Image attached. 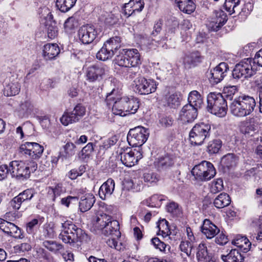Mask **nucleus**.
<instances>
[{
    "instance_id": "nucleus-6",
    "label": "nucleus",
    "mask_w": 262,
    "mask_h": 262,
    "mask_svg": "<svg viewBox=\"0 0 262 262\" xmlns=\"http://www.w3.org/2000/svg\"><path fill=\"white\" fill-rule=\"evenodd\" d=\"M132 85L134 91L140 95L152 93L157 89V84L155 80L146 79L143 76L136 78L134 80Z\"/></svg>"
},
{
    "instance_id": "nucleus-57",
    "label": "nucleus",
    "mask_w": 262,
    "mask_h": 262,
    "mask_svg": "<svg viewBox=\"0 0 262 262\" xmlns=\"http://www.w3.org/2000/svg\"><path fill=\"white\" fill-rule=\"evenodd\" d=\"M224 188L223 181H212L210 185V191L212 193H217Z\"/></svg>"
},
{
    "instance_id": "nucleus-36",
    "label": "nucleus",
    "mask_w": 262,
    "mask_h": 262,
    "mask_svg": "<svg viewBox=\"0 0 262 262\" xmlns=\"http://www.w3.org/2000/svg\"><path fill=\"white\" fill-rule=\"evenodd\" d=\"M123 189L139 191L143 188L142 181H122Z\"/></svg>"
},
{
    "instance_id": "nucleus-55",
    "label": "nucleus",
    "mask_w": 262,
    "mask_h": 262,
    "mask_svg": "<svg viewBox=\"0 0 262 262\" xmlns=\"http://www.w3.org/2000/svg\"><path fill=\"white\" fill-rule=\"evenodd\" d=\"M47 25L48 26L47 28L48 36L51 39H53L57 36L58 29L54 23H51V24Z\"/></svg>"
},
{
    "instance_id": "nucleus-48",
    "label": "nucleus",
    "mask_w": 262,
    "mask_h": 262,
    "mask_svg": "<svg viewBox=\"0 0 262 262\" xmlns=\"http://www.w3.org/2000/svg\"><path fill=\"white\" fill-rule=\"evenodd\" d=\"M128 59L126 51H125L124 54H122L117 55L115 61V63L120 67L129 68L130 64Z\"/></svg>"
},
{
    "instance_id": "nucleus-53",
    "label": "nucleus",
    "mask_w": 262,
    "mask_h": 262,
    "mask_svg": "<svg viewBox=\"0 0 262 262\" xmlns=\"http://www.w3.org/2000/svg\"><path fill=\"white\" fill-rule=\"evenodd\" d=\"M167 210L173 216H179L181 214V210L178 205L174 202H171L167 205Z\"/></svg>"
},
{
    "instance_id": "nucleus-37",
    "label": "nucleus",
    "mask_w": 262,
    "mask_h": 262,
    "mask_svg": "<svg viewBox=\"0 0 262 262\" xmlns=\"http://www.w3.org/2000/svg\"><path fill=\"white\" fill-rule=\"evenodd\" d=\"M77 0H57L56 6L62 12L69 11L75 4Z\"/></svg>"
},
{
    "instance_id": "nucleus-11",
    "label": "nucleus",
    "mask_w": 262,
    "mask_h": 262,
    "mask_svg": "<svg viewBox=\"0 0 262 262\" xmlns=\"http://www.w3.org/2000/svg\"><path fill=\"white\" fill-rule=\"evenodd\" d=\"M107 71V67L100 63L90 66L85 69L86 79L90 82L99 81L102 79Z\"/></svg>"
},
{
    "instance_id": "nucleus-45",
    "label": "nucleus",
    "mask_w": 262,
    "mask_h": 262,
    "mask_svg": "<svg viewBox=\"0 0 262 262\" xmlns=\"http://www.w3.org/2000/svg\"><path fill=\"white\" fill-rule=\"evenodd\" d=\"M75 145L72 142H67L63 146V151H61L62 157L64 158L71 157L75 154Z\"/></svg>"
},
{
    "instance_id": "nucleus-12",
    "label": "nucleus",
    "mask_w": 262,
    "mask_h": 262,
    "mask_svg": "<svg viewBox=\"0 0 262 262\" xmlns=\"http://www.w3.org/2000/svg\"><path fill=\"white\" fill-rule=\"evenodd\" d=\"M78 34L79 40L83 44H90L96 39L98 33L94 26L87 24L79 28Z\"/></svg>"
},
{
    "instance_id": "nucleus-56",
    "label": "nucleus",
    "mask_w": 262,
    "mask_h": 262,
    "mask_svg": "<svg viewBox=\"0 0 262 262\" xmlns=\"http://www.w3.org/2000/svg\"><path fill=\"white\" fill-rule=\"evenodd\" d=\"M51 192L54 194V197L53 198V200L54 201L56 196H59L61 193L66 192V189L62 186V184L59 183L55 187H49V192Z\"/></svg>"
},
{
    "instance_id": "nucleus-52",
    "label": "nucleus",
    "mask_w": 262,
    "mask_h": 262,
    "mask_svg": "<svg viewBox=\"0 0 262 262\" xmlns=\"http://www.w3.org/2000/svg\"><path fill=\"white\" fill-rule=\"evenodd\" d=\"M78 25L77 21L74 17H69L64 22V27L66 31L70 32L75 29Z\"/></svg>"
},
{
    "instance_id": "nucleus-1",
    "label": "nucleus",
    "mask_w": 262,
    "mask_h": 262,
    "mask_svg": "<svg viewBox=\"0 0 262 262\" xmlns=\"http://www.w3.org/2000/svg\"><path fill=\"white\" fill-rule=\"evenodd\" d=\"M105 101L108 106H112V112L116 115L125 116L129 114H135L139 107V101L132 96L121 97L113 90L107 94Z\"/></svg>"
},
{
    "instance_id": "nucleus-43",
    "label": "nucleus",
    "mask_w": 262,
    "mask_h": 262,
    "mask_svg": "<svg viewBox=\"0 0 262 262\" xmlns=\"http://www.w3.org/2000/svg\"><path fill=\"white\" fill-rule=\"evenodd\" d=\"M43 245L49 250L56 253H61V251H63L62 246L54 241H46L43 243Z\"/></svg>"
},
{
    "instance_id": "nucleus-38",
    "label": "nucleus",
    "mask_w": 262,
    "mask_h": 262,
    "mask_svg": "<svg viewBox=\"0 0 262 262\" xmlns=\"http://www.w3.org/2000/svg\"><path fill=\"white\" fill-rule=\"evenodd\" d=\"M115 188L114 181H105V182L101 186L99 194L101 198V194L105 196L106 195H111Z\"/></svg>"
},
{
    "instance_id": "nucleus-21",
    "label": "nucleus",
    "mask_w": 262,
    "mask_h": 262,
    "mask_svg": "<svg viewBox=\"0 0 262 262\" xmlns=\"http://www.w3.org/2000/svg\"><path fill=\"white\" fill-rule=\"evenodd\" d=\"M237 158L233 154L224 156L221 160V165L225 172L234 167L237 163Z\"/></svg>"
},
{
    "instance_id": "nucleus-19",
    "label": "nucleus",
    "mask_w": 262,
    "mask_h": 262,
    "mask_svg": "<svg viewBox=\"0 0 262 262\" xmlns=\"http://www.w3.org/2000/svg\"><path fill=\"white\" fill-rule=\"evenodd\" d=\"M60 53V49L56 43H47L43 46L42 55L46 60L55 58Z\"/></svg>"
},
{
    "instance_id": "nucleus-64",
    "label": "nucleus",
    "mask_w": 262,
    "mask_h": 262,
    "mask_svg": "<svg viewBox=\"0 0 262 262\" xmlns=\"http://www.w3.org/2000/svg\"><path fill=\"white\" fill-rule=\"evenodd\" d=\"M22 202V198L18 196V195L14 197L9 203L11 207L13 209L18 210L20 208Z\"/></svg>"
},
{
    "instance_id": "nucleus-60",
    "label": "nucleus",
    "mask_w": 262,
    "mask_h": 262,
    "mask_svg": "<svg viewBox=\"0 0 262 262\" xmlns=\"http://www.w3.org/2000/svg\"><path fill=\"white\" fill-rule=\"evenodd\" d=\"M172 165V162L168 157L160 159L157 162L158 168L164 169Z\"/></svg>"
},
{
    "instance_id": "nucleus-7",
    "label": "nucleus",
    "mask_w": 262,
    "mask_h": 262,
    "mask_svg": "<svg viewBox=\"0 0 262 262\" xmlns=\"http://www.w3.org/2000/svg\"><path fill=\"white\" fill-rule=\"evenodd\" d=\"M149 134L147 129L142 126H138L130 129L127 139L130 145L140 147L146 141Z\"/></svg>"
},
{
    "instance_id": "nucleus-63",
    "label": "nucleus",
    "mask_w": 262,
    "mask_h": 262,
    "mask_svg": "<svg viewBox=\"0 0 262 262\" xmlns=\"http://www.w3.org/2000/svg\"><path fill=\"white\" fill-rule=\"evenodd\" d=\"M11 228V232H10L9 235L17 238L23 237L21 233V230L17 226L13 223L12 226L10 227Z\"/></svg>"
},
{
    "instance_id": "nucleus-47",
    "label": "nucleus",
    "mask_w": 262,
    "mask_h": 262,
    "mask_svg": "<svg viewBox=\"0 0 262 262\" xmlns=\"http://www.w3.org/2000/svg\"><path fill=\"white\" fill-rule=\"evenodd\" d=\"M207 161H204L201 163L195 165L191 170V173L195 177V179H198L199 177L202 176V172L205 170L207 167Z\"/></svg>"
},
{
    "instance_id": "nucleus-26",
    "label": "nucleus",
    "mask_w": 262,
    "mask_h": 262,
    "mask_svg": "<svg viewBox=\"0 0 262 262\" xmlns=\"http://www.w3.org/2000/svg\"><path fill=\"white\" fill-rule=\"evenodd\" d=\"M179 9L187 14H191L195 9V5L192 0H175Z\"/></svg>"
},
{
    "instance_id": "nucleus-10",
    "label": "nucleus",
    "mask_w": 262,
    "mask_h": 262,
    "mask_svg": "<svg viewBox=\"0 0 262 262\" xmlns=\"http://www.w3.org/2000/svg\"><path fill=\"white\" fill-rule=\"evenodd\" d=\"M85 107L78 104L75 106L71 112L64 113L60 118V122L65 126L76 122L85 115Z\"/></svg>"
},
{
    "instance_id": "nucleus-25",
    "label": "nucleus",
    "mask_w": 262,
    "mask_h": 262,
    "mask_svg": "<svg viewBox=\"0 0 262 262\" xmlns=\"http://www.w3.org/2000/svg\"><path fill=\"white\" fill-rule=\"evenodd\" d=\"M20 90L19 80L17 78H12L10 82L5 88V92L7 96L18 94Z\"/></svg>"
},
{
    "instance_id": "nucleus-39",
    "label": "nucleus",
    "mask_w": 262,
    "mask_h": 262,
    "mask_svg": "<svg viewBox=\"0 0 262 262\" xmlns=\"http://www.w3.org/2000/svg\"><path fill=\"white\" fill-rule=\"evenodd\" d=\"M158 228L159 232L158 235H162L163 238L168 237L170 234V231L168 226V222L163 219L158 223Z\"/></svg>"
},
{
    "instance_id": "nucleus-51",
    "label": "nucleus",
    "mask_w": 262,
    "mask_h": 262,
    "mask_svg": "<svg viewBox=\"0 0 262 262\" xmlns=\"http://www.w3.org/2000/svg\"><path fill=\"white\" fill-rule=\"evenodd\" d=\"M193 245L186 241H182L180 245V249L182 252H184L186 256H189L191 255Z\"/></svg>"
},
{
    "instance_id": "nucleus-9",
    "label": "nucleus",
    "mask_w": 262,
    "mask_h": 262,
    "mask_svg": "<svg viewBox=\"0 0 262 262\" xmlns=\"http://www.w3.org/2000/svg\"><path fill=\"white\" fill-rule=\"evenodd\" d=\"M251 61L250 59L248 58L235 66L232 72L234 79L248 78L255 74V71L252 69Z\"/></svg>"
},
{
    "instance_id": "nucleus-29",
    "label": "nucleus",
    "mask_w": 262,
    "mask_h": 262,
    "mask_svg": "<svg viewBox=\"0 0 262 262\" xmlns=\"http://www.w3.org/2000/svg\"><path fill=\"white\" fill-rule=\"evenodd\" d=\"M232 244L241 249L244 252H247L250 250L251 244L249 239L245 236L237 235L232 241Z\"/></svg>"
},
{
    "instance_id": "nucleus-50",
    "label": "nucleus",
    "mask_w": 262,
    "mask_h": 262,
    "mask_svg": "<svg viewBox=\"0 0 262 262\" xmlns=\"http://www.w3.org/2000/svg\"><path fill=\"white\" fill-rule=\"evenodd\" d=\"M237 92V88L235 85H227L224 88L223 93L224 96L231 99L236 93Z\"/></svg>"
},
{
    "instance_id": "nucleus-13",
    "label": "nucleus",
    "mask_w": 262,
    "mask_h": 262,
    "mask_svg": "<svg viewBox=\"0 0 262 262\" xmlns=\"http://www.w3.org/2000/svg\"><path fill=\"white\" fill-rule=\"evenodd\" d=\"M19 152L25 155H28L32 159H37L41 157L43 151V147L36 142H26L21 145Z\"/></svg>"
},
{
    "instance_id": "nucleus-41",
    "label": "nucleus",
    "mask_w": 262,
    "mask_h": 262,
    "mask_svg": "<svg viewBox=\"0 0 262 262\" xmlns=\"http://www.w3.org/2000/svg\"><path fill=\"white\" fill-rule=\"evenodd\" d=\"M164 196L162 195L154 194L146 200L144 203L148 206L158 207L161 204V202L165 200Z\"/></svg>"
},
{
    "instance_id": "nucleus-58",
    "label": "nucleus",
    "mask_w": 262,
    "mask_h": 262,
    "mask_svg": "<svg viewBox=\"0 0 262 262\" xmlns=\"http://www.w3.org/2000/svg\"><path fill=\"white\" fill-rule=\"evenodd\" d=\"M20 108L25 113L30 114L34 110V105L30 100H26L21 103Z\"/></svg>"
},
{
    "instance_id": "nucleus-49",
    "label": "nucleus",
    "mask_w": 262,
    "mask_h": 262,
    "mask_svg": "<svg viewBox=\"0 0 262 262\" xmlns=\"http://www.w3.org/2000/svg\"><path fill=\"white\" fill-rule=\"evenodd\" d=\"M118 141L117 136L115 135L113 136L108 139L104 141L102 145L100 146V150H105L110 148L112 146L115 145Z\"/></svg>"
},
{
    "instance_id": "nucleus-18",
    "label": "nucleus",
    "mask_w": 262,
    "mask_h": 262,
    "mask_svg": "<svg viewBox=\"0 0 262 262\" xmlns=\"http://www.w3.org/2000/svg\"><path fill=\"white\" fill-rule=\"evenodd\" d=\"M202 232L207 238L211 239L219 233L220 229L209 220L206 219L202 227Z\"/></svg>"
},
{
    "instance_id": "nucleus-17",
    "label": "nucleus",
    "mask_w": 262,
    "mask_h": 262,
    "mask_svg": "<svg viewBox=\"0 0 262 262\" xmlns=\"http://www.w3.org/2000/svg\"><path fill=\"white\" fill-rule=\"evenodd\" d=\"M144 7V3L143 0H130L124 6V14L127 17H129L135 13L136 12H141Z\"/></svg>"
},
{
    "instance_id": "nucleus-2",
    "label": "nucleus",
    "mask_w": 262,
    "mask_h": 262,
    "mask_svg": "<svg viewBox=\"0 0 262 262\" xmlns=\"http://www.w3.org/2000/svg\"><path fill=\"white\" fill-rule=\"evenodd\" d=\"M62 230L59 238L65 243L74 245L76 243L85 244L90 240V237L81 228L77 227L71 221L62 223Z\"/></svg>"
},
{
    "instance_id": "nucleus-42",
    "label": "nucleus",
    "mask_w": 262,
    "mask_h": 262,
    "mask_svg": "<svg viewBox=\"0 0 262 262\" xmlns=\"http://www.w3.org/2000/svg\"><path fill=\"white\" fill-rule=\"evenodd\" d=\"M222 146V142L220 139H215L210 141L207 146V152L209 154H217Z\"/></svg>"
},
{
    "instance_id": "nucleus-20",
    "label": "nucleus",
    "mask_w": 262,
    "mask_h": 262,
    "mask_svg": "<svg viewBox=\"0 0 262 262\" xmlns=\"http://www.w3.org/2000/svg\"><path fill=\"white\" fill-rule=\"evenodd\" d=\"M95 202V196L91 193H87L81 198L79 202V209L84 212L90 210Z\"/></svg>"
},
{
    "instance_id": "nucleus-4",
    "label": "nucleus",
    "mask_w": 262,
    "mask_h": 262,
    "mask_svg": "<svg viewBox=\"0 0 262 262\" xmlns=\"http://www.w3.org/2000/svg\"><path fill=\"white\" fill-rule=\"evenodd\" d=\"M208 112L219 117L225 116L227 111V104L221 93H210L207 96Z\"/></svg>"
},
{
    "instance_id": "nucleus-27",
    "label": "nucleus",
    "mask_w": 262,
    "mask_h": 262,
    "mask_svg": "<svg viewBox=\"0 0 262 262\" xmlns=\"http://www.w3.org/2000/svg\"><path fill=\"white\" fill-rule=\"evenodd\" d=\"M201 61V55L199 52H194L187 54L183 58V63L186 67L190 68Z\"/></svg>"
},
{
    "instance_id": "nucleus-34",
    "label": "nucleus",
    "mask_w": 262,
    "mask_h": 262,
    "mask_svg": "<svg viewBox=\"0 0 262 262\" xmlns=\"http://www.w3.org/2000/svg\"><path fill=\"white\" fill-rule=\"evenodd\" d=\"M121 39L119 37L115 36L107 40L104 44L105 47L111 52H114V55L120 48Z\"/></svg>"
},
{
    "instance_id": "nucleus-3",
    "label": "nucleus",
    "mask_w": 262,
    "mask_h": 262,
    "mask_svg": "<svg viewBox=\"0 0 262 262\" xmlns=\"http://www.w3.org/2000/svg\"><path fill=\"white\" fill-rule=\"evenodd\" d=\"M256 102L253 97L242 96L235 98L230 104L231 113L237 117H244L250 115L254 111Z\"/></svg>"
},
{
    "instance_id": "nucleus-23",
    "label": "nucleus",
    "mask_w": 262,
    "mask_h": 262,
    "mask_svg": "<svg viewBox=\"0 0 262 262\" xmlns=\"http://www.w3.org/2000/svg\"><path fill=\"white\" fill-rule=\"evenodd\" d=\"M196 258L199 262H214L204 243L200 244L197 248Z\"/></svg>"
},
{
    "instance_id": "nucleus-16",
    "label": "nucleus",
    "mask_w": 262,
    "mask_h": 262,
    "mask_svg": "<svg viewBox=\"0 0 262 262\" xmlns=\"http://www.w3.org/2000/svg\"><path fill=\"white\" fill-rule=\"evenodd\" d=\"M198 109L188 104L184 105L179 114V119L183 123H189L194 120L198 116Z\"/></svg>"
},
{
    "instance_id": "nucleus-14",
    "label": "nucleus",
    "mask_w": 262,
    "mask_h": 262,
    "mask_svg": "<svg viewBox=\"0 0 262 262\" xmlns=\"http://www.w3.org/2000/svg\"><path fill=\"white\" fill-rule=\"evenodd\" d=\"M229 70L227 64L225 62H221L213 69L211 70L208 75L210 82L212 84H217L220 82L226 76Z\"/></svg>"
},
{
    "instance_id": "nucleus-32",
    "label": "nucleus",
    "mask_w": 262,
    "mask_h": 262,
    "mask_svg": "<svg viewBox=\"0 0 262 262\" xmlns=\"http://www.w3.org/2000/svg\"><path fill=\"white\" fill-rule=\"evenodd\" d=\"M230 202L229 195L225 193H222L214 199V205L217 208H223L228 206Z\"/></svg>"
},
{
    "instance_id": "nucleus-62",
    "label": "nucleus",
    "mask_w": 262,
    "mask_h": 262,
    "mask_svg": "<svg viewBox=\"0 0 262 262\" xmlns=\"http://www.w3.org/2000/svg\"><path fill=\"white\" fill-rule=\"evenodd\" d=\"M15 252L20 253L28 251L31 250V247L28 243H22L14 247Z\"/></svg>"
},
{
    "instance_id": "nucleus-30",
    "label": "nucleus",
    "mask_w": 262,
    "mask_h": 262,
    "mask_svg": "<svg viewBox=\"0 0 262 262\" xmlns=\"http://www.w3.org/2000/svg\"><path fill=\"white\" fill-rule=\"evenodd\" d=\"M163 102L169 107L176 108L180 104V98L176 93L168 94L164 96Z\"/></svg>"
},
{
    "instance_id": "nucleus-22",
    "label": "nucleus",
    "mask_w": 262,
    "mask_h": 262,
    "mask_svg": "<svg viewBox=\"0 0 262 262\" xmlns=\"http://www.w3.org/2000/svg\"><path fill=\"white\" fill-rule=\"evenodd\" d=\"M8 170L10 171L9 175L11 178L20 179L24 173L19 172V171L24 170L23 164L17 161H12L10 163Z\"/></svg>"
},
{
    "instance_id": "nucleus-33",
    "label": "nucleus",
    "mask_w": 262,
    "mask_h": 262,
    "mask_svg": "<svg viewBox=\"0 0 262 262\" xmlns=\"http://www.w3.org/2000/svg\"><path fill=\"white\" fill-rule=\"evenodd\" d=\"M126 51L130 67H137L140 64V54L137 49H128Z\"/></svg>"
},
{
    "instance_id": "nucleus-8",
    "label": "nucleus",
    "mask_w": 262,
    "mask_h": 262,
    "mask_svg": "<svg viewBox=\"0 0 262 262\" xmlns=\"http://www.w3.org/2000/svg\"><path fill=\"white\" fill-rule=\"evenodd\" d=\"M94 227L98 230H102L105 228V231H108L110 227L114 229H117L118 221L113 220L111 216L103 213H98L94 218L93 221Z\"/></svg>"
},
{
    "instance_id": "nucleus-59",
    "label": "nucleus",
    "mask_w": 262,
    "mask_h": 262,
    "mask_svg": "<svg viewBox=\"0 0 262 262\" xmlns=\"http://www.w3.org/2000/svg\"><path fill=\"white\" fill-rule=\"evenodd\" d=\"M85 166L84 165H81L78 170L76 169H72L69 172V178L71 180L76 179L78 176H81L82 173L85 171Z\"/></svg>"
},
{
    "instance_id": "nucleus-5",
    "label": "nucleus",
    "mask_w": 262,
    "mask_h": 262,
    "mask_svg": "<svg viewBox=\"0 0 262 262\" xmlns=\"http://www.w3.org/2000/svg\"><path fill=\"white\" fill-rule=\"evenodd\" d=\"M211 126L204 122L195 124L189 132V141L191 144L201 145L206 139L209 138Z\"/></svg>"
},
{
    "instance_id": "nucleus-24",
    "label": "nucleus",
    "mask_w": 262,
    "mask_h": 262,
    "mask_svg": "<svg viewBox=\"0 0 262 262\" xmlns=\"http://www.w3.org/2000/svg\"><path fill=\"white\" fill-rule=\"evenodd\" d=\"M226 21V15L223 12H220L216 14L214 20L208 24L209 28L212 31H217L225 24Z\"/></svg>"
},
{
    "instance_id": "nucleus-35",
    "label": "nucleus",
    "mask_w": 262,
    "mask_h": 262,
    "mask_svg": "<svg viewBox=\"0 0 262 262\" xmlns=\"http://www.w3.org/2000/svg\"><path fill=\"white\" fill-rule=\"evenodd\" d=\"M203 176L199 177L197 180H209L212 179L216 174V170L213 164L209 162H207V167L205 170L202 172Z\"/></svg>"
},
{
    "instance_id": "nucleus-15",
    "label": "nucleus",
    "mask_w": 262,
    "mask_h": 262,
    "mask_svg": "<svg viewBox=\"0 0 262 262\" xmlns=\"http://www.w3.org/2000/svg\"><path fill=\"white\" fill-rule=\"evenodd\" d=\"M120 160L122 163L127 167L135 165L142 157V154L136 149L126 151L120 153Z\"/></svg>"
},
{
    "instance_id": "nucleus-31",
    "label": "nucleus",
    "mask_w": 262,
    "mask_h": 262,
    "mask_svg": "<svg viewBox=\"0 0 262 262\" xmlns=\"http://www.w3.org/2000/svg\"><path fill=\"white\" fill-rule=\"evenodd\" d=\"M188 104L200 108L203 103V98L200 94L196 91H191L188 98Z\"/></svg>"
},
{
    "instance_id": "nucleus-46",
    "label": "nucleus",
    "mask_w": 262,
    "mask_h": 262,
    "mask_svg": "<svg viewBox=\"0 0 262 262\" xmlns=\"http://www.w3.org/2000/svg\"><path fill=\"white\" fill-rule=\"evenodd\" d=\"M113 56L114 52H111L104 45L96 55L97 59L103 61L111 58Z\"/></svg>"
},
{
    "instance_id": "nucleus-54",
    "label": "nucleus",
    "mask_w": 262,
    "mask_h": 262,
    "mask_svg": "<svg viewBox=\"0 0 262 262\" xmlns=\"http://www.w3.org/2000/svg\"><path fill=\"white\" fill-rule=\"evenodd\" d=\"M106 243L108 246L111 248H115L118 251H122L125 249V246L122 243L118 244L115 236L107 239Z\"/></svg>"
},
{
    "instance_id": "nucleus-28",
    "label": "nucleus",
    "mask_w": 262,
    "mask_h": 262,
    "mask_svg": "<svg viewBox=\"0 0 262 262\" xmlns=\"http://www.w3.org/2000/svg\"><path fill=\"white\" fill-rule=\"evenodd\" d=\"M222 259L224 262H243L244 257L236 249H232L226 255H222Z\"/></svg>"
},
{
    "instance_id": "nucleus-44",
    "label": "nucleus",
    "mask_w": 262,
    "mask_h": 262,
    "mask_svg": "<svg viewBox=\"0 0 262 262\" xmlns=\"http://www.w3.org/2000/svg\"><path fill=\"white\" fill-rule=\"evenodd\" d=\"M94 150V146L92 143H89L85 146L79 154V158L86 162L90 158L91 154Z\"/></svg>"
},
{
    "instance_id": "nucleus-61",
    "label": "nucleus",
    "mask_w": 262,
    "mask_h": 262,
    "mask_svg": "<svg viewBox=\"0 0 262 262\" xmlns=\"http://www.w3.org/2000/svg\"><path fill=\"white\" fill-rule=\"evenodd\" d=\"M151 243L154 247L158 249H159L161 251H164L166 247V244L158 237H154L151 239Z\"/></svg>"
},
{
    "instance_id": "nucleus-40",
    "label": "nucleus",
    "mask_w": 262,
    "mask_h": 262,
    "mask_svg": "<svg viewBox=\"0 0 262 262\" xmlns=\"http://www.w3.org/2000/svg\"><path fill=\"white\" fill-rule=\"evenodd\" d=\"M239 3L240 0H226L224 7L226 11L231 14L235 12L241 13V12H239V9L238 8Z\"/></svg>"
}]
</instances>
